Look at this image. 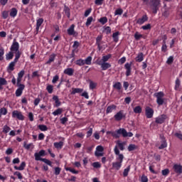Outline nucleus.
<instances>
[{"mask_svg":"<svg viewBox=\"0 0 182 182\" xmlns=\"http://www.w3.org/2000/svg\"><path fill=\"white\" fill-rule=\"evenodd\" d=\"M15 55V59L18 58V60L21 58V51H19V43L18 41H14L11 47L10 51L6 54V60H11Z\"/></svg>","mask_w":182,"mask_h":182,"instance_id":"obj_1","label":"nucleus"},{"mask_svg":"<svg viewBox=\"0 0 182 182\" xmlns=\"http://www.w3.org/2000/svg\"><path fill=\"white\" fill-rule=\"evenodd\" d=\"M107 134H111L115 139H119L120 135H122L124 138L132 137L134 135L132 132H127L124 129H119L115 132H107Z\"/></svg>","mask_w":182,"mask_h":182,"instance_id":"obj_2","label":"nucleus"},{"mask_svg":"<svg viewBox=\"0 0 182 182\" xmlns=\"http://www.w3.org/2000/svg\"><path fill=\"white\" fill-rule=\"evenodd\" d=\"M11 116H12V118L17 119L20 121L25 120V117H23V114H22V112L18 110H14V112H12Z\"/></svg>","mask_w":182,"mask_h":182,"instance_id":"obj_3","label":"nucleus"},{"mask_svg":"<svg viewBox=\"0 0 182 182\" xmlns=\"http://www.w3.org/2000/svg\"><path fill=\"white\" fill-rule=\"evenodd\" d=\"M154 96L156 97V102L157 104L161 106L163 105L164 102V92H156V94H154Z\"/></svg>","mask_w":182,"mask_h":182,"instance_id":"obj_4","label":"nucleus"},{"mask_svg":"<svg viewBox=\"0 0 182 182\" xmlns=\"http://www.w3.org/2000/svg\"><path fill=\"white\" fill-rule=\"evenodd\" d=\"M114 151L115 155L117 156L116 160L118 162L122 163L124 157L123 154H120L119 150L117 146L114 147Z\"/></svg>","mask_w":182,"mask_h":182,"instance_id":"obj_5","label":"nucleus"},{"mask_svg":"<svg viewBox=\"0 0 182 182\" xmlns=\"http://www.w3.org/2000/svg\"><path fill=\"white\" fill-rule=\"evenodd\" d=\"M18 57H16V58H14V61H11V63L10 64H9L8 67H7V72L9 73H11V72H13L15 70V66L16 65V63H18Z\"/></svg>","mask_w":182,"mask_h":182,"instance_id":"obj_6","label":"nucleus"},{"mask_svg":"<svg viewBox=\"0 0 182 182\" xmlns=\"http://www.w3.org/2000/svg\"><path fill=\"white\" fill-rule=\"evenodd\" d=\"M45 156H46V151H45V150H41L38 153L34 154L35 160L37 161H42L43 159L41 157Z\"/></svg>","mask_w":182,"mask_h":182,"instance_id":"obj_7","label":"nucleus"},{"mask_svg":"<svg viewBox=\"0 0 182 182\" xmlns=\"http://www.w3.org/2000/svg\"><path fill=\"white\" fill-rule=\"evenodd\" d=\"M150 1H151V3H152V7H153L154 13L156 14L157 11L159 9L160 1L159 0H151Z\"/></svg>","mask_w":182,"mask_h":182,"instance_id":"obj_8","label":"nucleus"},{"mask_svg":"<svg viewBox=\"0 0 182 182\" xmlns=\"http://www.w3.org/2000/svg\"><path fill=\"white\" fill-rule=\"evenodd\" d=\"M67 32L69 36H77V33L75 31V24H71L70 26L68 28Z\"/></svg>","mask_w":182,"mask_h":182,"instance_id":"obj_9","label":"nucleus"},{"mask_svg":"<svg viewBox=\"0 0 182 182\" xmlns=\"http://www.w3.org/2000/svg\"><path fill=\"white\" fill-rule=\"evenodd\" d=\"M97 64L101 66L102 70H107L111 68V64H109V63H102L101 61H97Z\"/></svg>","mask_w":182,"mask_h":182,"instance_id":"obj_10","label":"nucleus"},{"mask_svg":"<svg viewBox=\"0 0 182 182\" xmlns=\"http://www.w3.org/2000/svg\"><path fill=\"white\" fill-rule=\"evenodd\" d=\"M126 115L123 113V111H119L117 112L114 116V118L116 121L119 122L121 121L122 119H124Z\"/></svg>","mask_w":182,"mask_h":182,"instance_id":"obj_11","label":"nucleus"},{"mask_svg":"<svg viewBox=\"0 0 182 182\" xmlns=\"http://www.w3.org/2000/svg\"><path fill=\"white\" fill-rule=\"evenodd\" d=\"M132 63H126V64H124V68L126 69V76L129 77L131 75L132 73Z\"/></svg>","mask_w":182,"mask_h":182,"instance_id":"obj_12","label":"nucleus"},{"mask_svg":"<svg viewBox=\"0 0 182 182\" xmlns=\"http://www.w3.org/2000/svg\"><path fill=\"white\" fill-rule=\"evenodd\" d=\"M146 116L148 119H151L154 115V110L150 107H146L145 110Z\"/></svg>","mask_w":182,"mask_h":182,"instance_id":"obj_13","label":"nucleus"},{"mask_svg":"<svg viewBox=\"0 0 182 182\" xmlns=\"http://www.w3.org/2000/svg\"><path fill=\"white\" fill-rule=\"evenodd\" d=\"M167 116L165 114H162L158 117L156 118V123L159 124H163L165 120L166 119Z\"/></svg>","mask_w":182,"mask_h":182,"instance_id":"obj_14","label":"nucleus"},{"mask_svg":"<svg viewBox=\"0 0 182 182\" xmlns=\"http://www.w3.org/2000/svg\"><path fill=\"white\" fill-rule=\"evenodd\" d=\"M103 147L102 146H97L96 148V151H95V156L99 157V156H103Z\"/></svg>","mask_w":182,"mask_h":182,"instance_id":"obj_15","label":"nucleus"},{"mask_svg":"<svg viewBox=\"0 0 182 182\" xmlns=\"http://www.w3.org/2000/svg\"><path fill=\"white\" fill-rule=\"evenodd\" d=\"M18 88L16 90V97H21L22 95V92H23V90H25V85H19L18 86Z\"/></svg>","mask_w":182,"mask_h":182,"instance_id":"obj_16","label":"nucleus"},{"mask_svg":"<svg viewBox=\"0 0 182 182\" xmlns=\"http://www.w3.org/2000/svg\"><path fill=\"white\" fill-rule=\"evenodd\" d=\"M160 139H161V146L159 147V149H164V148H166V147H167V142H166V141L164 136H162V135H161V136H160Z\"/></svg>","mask_w":182,"mask_h":182,"instance_id":"obj_17","label":"nucleus"},{"mask_svg":"<svg viewBox=\"0 0 182 182\" xmlns=\"http://www.w3.org/2000/svg\"><path fill=\"white\" fill-rule=\"evenodd\" d=\"M173 168L176 173H182V166L181 164H175Z\"/></svg>","mask_w":182,"mask_h":182,"instance_id":"obj_18","label":"nucleus"},{"mask_svg":"<svg viewBox=\"0 0 182 182\" xmlns=\"http://www.w3.org/2000/svg\"><path fill=\"white\" fill-rule=\"evenodd\" d=\"M122 166V163L119 161H116L112 163V168L116 171H119Z\"/></svg>","mask_w":182,"mask_h":182,"instance_id":"obj_19","label":"nucleus"},{"mask_svg":"<svg viewBox=\"0 0 182 182\" xmlns=\"http://www.w3.org/2000/svg\"><path fill=\"white\" fill-rule=\"evenodd\" d=\"M147 21H148L147 16L146 15H144L141 18H139L137 20L136 23H138L139 25H142L143 23H144Z\"/></svg>","mask_w":182,"mask_h":182,"instance_id":"obj_20","label":"nucleus"},{"mask_svg":"<svg viewBox=\"0 0 182 182\" xmlns=\"http://www.w3.org/2000/svg\"><path fill=\"white\" fill-rule=\"evenodd\" d=\"M56 58V54H51L46 61V65H50L52 63L55 62V59Z\"/></svg>","mask_w":182,"mask_h":182,"instance_id":"obj_21","label":"nucleus"},{"mask_svg":"<svg viewBox=\"0 0 182 182\" xmlns=\"http://www.w3.org/2000/svg\"><path fill=\"white\" fill-rule=\"evenodd\" d=\"M8 84L7 80L6 78H3L2 77H0V90H2L4 89L3 86L6 85Z\"/></svg>","mask_w":182,"mask_h":182,"instance_id":"obj_22","label":"nucleus"},{"mask_svg":"<svg viewBox=\"0 0 182 182\" xmlns=\"http://www.w3.org/2000/svg\"><path fill=\"white\" fill-rule=\"evenodd\" d=\"M43 23V18H39L36 20V31H39V28H41V26Z\"/></svg>","mask_w":182,"mask_h":182,"instance_id":"obj_23","label":"nucleus"},{"mask_svg":"<svg viewBox=\"0 0 182 182\" xmlns=\"http://www.w3.org/2000/svg\"><path fill=\"white\" fill-rule=\"evenodd\" d=\"M26 166V163H25V161H23L20 164L19 167L15 166L14 168L15 170H17V171H23V169H25Z\"/></svg>","mask_w":182,"mask_h":182,"instance_id":"obj_24","label":"nucleus"},{"mask_svg":"<svg viewBox=\"0 0 182 182\" xmlns=\"http://www.w3.org/2000/svg\"><path fill=\"white\" fill-rule=\"evenodd\" d=\"M23 147L26 149V150H33L35 149V145H33V144L31 143L27 144L26 142L23 143Z\"/></svg>","mask_w":182,"mask_h":182,"instance_id":"obj_25","label":"nucleus"},{"mask_svg":"<svg viewBox=\"0 0 182 182\" xmlns=\"http://www.w3.org/2000/svg\"><path fill=\"white\" fill-rule=\"evenodd\" d=\"M73 73H75L73 68H65V70H64V74L68 75V76L73 75Z\"/></svg>","mask_w":182,"mask_h":182,"instance_id":"obj_26","label":"nucleus"},{"mask_svg":"<svg viewBox=\"0 0 182 182\" xmlns=\"http://www.w3.org/2000/svg\"><path fill=\"white\" fill-rule=\"evenodd\" d=\"M116 144H117V146H117V148H119V149H120L121 151H124V145L126 144L125 142H122V141H117L116 142Z\"/></svg>","mask_w":182,"mask_h":182,"instance_id":"obj_27","label":"nucleus"},{"mask_svg":"<svg viewBox=\"0 0 182 182\" xmlns=\"http://www.w3.org/2000/svg\"><path fill=\"white\" fill-rule=\"evenodd\" d=\"M120 35V33L119 31H116L112 33V38L114 42L117 43L119 41V36Z\"/></svg>","mask_w":182,"mask_h":182,"instance_id":"obj_28","label":"nucleus"},{"mask_svg":"<svg viewBox=\"0 0 182 182\" xmlns=\"http://www.w3.org/2000/svg\"><path fill=\"white\" fill-rule=\"evenodd\" d=\"M111 54H108L107 55H103L102 60H100L97 62L107 63L109 58H111Z\"/></svg>","mask_w":182,"mask_h":182,"instance_id":"obj_29","label":"nucleus"},{"mask_svg":"<svg viewBox=\"0 0 182 182\" xmlns=\"http://www.w3.org/2000/svg\"><path fill=\"white\" fill-rule=\"evenodd\" d=\"M18 14V10L16 8H12L10 11V16L15 18Z\"/></svg>","mask_w":182,"mask_h":182,"instance_id":"obj_30","label":"nucleus"},{"mask_svg":"<svg viewBox=\"0 0 182 182\" xmlns=\"http://www.w3.org/2000/svg\"><path fill=\"white\" fill-rule=\"evenodd\" d=\"M117 107L116 105H109V107H107V110H106V113L109 114L111 113L112 112V110L116 109Z\"/></svg>","mask_w":182,"mask_h":182,"instance_id":"obj_31","label":"nucleus"},{"mask_svg":"<svg viewBox=\"0 0 182 182\" xmlns=\"http://www.w3.org/2000/svg\"><path fill=\"white\" fill-rule=\"evenodd\" d=\"M144 54L143 53H139V54H138L137 57H136V61L141 63L144 60Z\"/></svg>","mask_w":182,"mask_h":182,"instance_id":"obj_32","label":"nucleus"},{"mask_svg":"<svg viewBox=\"0 0 182 182\" xmlns=\"http://www.w3.org/2000/svg\"><path fill=\"white\" fill-rule=\"evenodd\" d=\"M63 112V108H58L57 110H55L54 112H53V115L54 116H58L62 114Z\"/></svg>","mask_w":182,"mask_h":182,"instance_id":"obj_33","label":"nucleus"},{"mask_svg":"<svg viewBox=\"0 0 182 182\" xmlns=\"http://www.w3.org/2000/svg\"><path fill=\"white\" fill-rule=\"evenodd\" d=\"M54 146L58 149H61L62 147H63V142L60 141V142H55L54 143Z\"/></svg>","mask_w":182,"mask_h":182,"instance_id":"obj_34","label":"nucleus"},{"mask_svg":"<svg viewBox=\"0 0 182 182\" xmlns=\"http://www.w3.org/2000/svg\"><path fill=\"white\" fill-rule=\"evenodd\" d=\"M92 57H90V55L89 57H87V58H85V60H84V63L85 65H90L92 63Z\"/></svg>","mask_w":182,"mask_h":182,"instance_id":"obj_35","label":"nucleus"},{"mask_svg":"<svg viewBox=\"0 0 182 182\" xmlns=\"http://www.w3.org/2000/svg\"><path fill=\"white\" fill-rule=\"evenodd\" d=\"M83 91L82 88H73L71 95H75L76 93H81Z\"/></svg>","mask_w":182,"mask_h":182,"instance_id":"obj_36","label":"nucleus"},{"mask_svg":"<svg viewBox=\"0 0 182 182\" xmlns=\"http://www.w3.org/2000/svg\"><path fill=\"white\" fill-rule=\"evenodd\" d=\"M97 82H94V81H90V90H93L94 89H95V87H97Z\"/></svg>","mask_w":182,"mask_h":182,"instance_id":"obj_37","label":"nucleus"},{"mask_svg":"<svg viewBox=\"0 0 182 182\" xmlns=\"http://www.w3.org/2000/svg\"><path fill=\"white\" fill-rule=\"evenodd\" d=\"M113 87L117 90H120L122 89L121 82H114V84L113 85Z\"/></svg>","mask_w":182,"mask_h":182,"instance_id":"obj_38","label":"nucleus"},{"mask_svg":"<svg viewBox=\"0 0 182 182\" xmlns=\"http://www.w3.org/2000/svg\"><path fill=\"white\" fill-rule=\"evenodd\" d=\"M75 63L78 66H83V65H85V61H84V60H82V58H80L79 60H77L75 61Z\"/></svg>","mask_w":182,"mask_h":182,"instance_id":"obj_39","label":"nucleus"},{"mask_svg":"<svg viewBox=\"0 0 182 182\" xmlns=\"http://www.w3.org/2000/svg\"><path fill=\"white\" fill-rule=\"evenodd\" d=\"M141 112H142V109H141V107H139V105H138L137 107H135L134 108V112L135 114H140V113H141Z\"/></svg>","mask_w":182,"mask_h":182,"instance_id":"obj_40","label":"nucleus"},{"mask_svg":"<svg viewBox=\"0 0 182 182\" xmlns=\"http://www.w3.org/2000/svg\"><path fill=\"white\" fill-rule=\"evenodd\" d=\"M99 22L102 24V25H105L107 22V18L106 16L104 17H101L99 19Z\"/></svg>","mask_w":182,"mask_h":182,"instance_id":"obj_41","label":"nucleus"},{"mask_svg":"<svg viewBox=\"0 0 182 182\" xmlns=\"http://www.w3.org/2000/svg\"><path fill=\"white\" fill-rule=\"evenodd\" d=\"M102 39V35H99L97 36V38H96V44L98 46V48H100V41Z\"/></svg>","mask_w":182,"mask_h":182,"instance_id":"obj_42","label":"nucleus"},{"mask_svg":"<svg viewBox=\"0 0 182 182\" xmlns=\"http://www.w3.org/2000/svg\"><path fill=\"white\" fill-rule=\"evenodd\" d=\"M161 51L163 53H166L167 51V46H166L165 40H164V41H163V44H162V46H161Z\"/></svg>","mask_w":182,"mask_h":182,"instance_id":"obj_43","label":"nucleus"},{"mask_svg":"<svg viewBox=\"0 0 182 182\" xmlns=\"http://www.w3.org/2000/svg\"><path fill=\"white\" fill-rule=\"evenodd\" d=\"M0 114H1V115H6L8 114L7 108H5V107L0 108Z\"/></svg>","mask_w":182,"mask_h":182,"instance_id":"obj_44","label":"nucleus"},{"mask_svg":"<svg viewBox=\"0 0 182 182\" xmlns=\"http://www.w3.org/2000/svg\"><path fill=\"white\" fill-rule=\"evenodd\" d=\"M137 146H136L135 144H130L129 146H128V151H134L136 149H137Z\"/></svg>","mask_w":182,"mask_h":182,"instance_id":"obj_45","label":"nucleus"},{"mask_svg":"<svg viewBox=\"0 0 182 182\" xmlns=\"http://www.w3.org/2000/svg\"><path fill=\"white\" fill-rule=\"evenodd\" d=\"M11 127L7 126V125H5L3 127V132L5 133V134H8L10 131H11Z\"/></svg>","mask_w":182,"mask_h":182,"instance_id":"obj_46","label":"nucleus"},{"mask_svg":"<svg viewBox=\"0 0 182 182\" xmlns=\"http://www.w3.org/2000/svg\"><path fill=\"white\" fill-rule=\"evenodd\" d=\"M130 168H131V167H130V166H129L127 168H125L124 170V172H123L124 177H127L128 176L129 172L130 171Z\"/></svg>","mask_w":182,"mask_h":182,"instance_id":"obj_47","label":"nucleus"},{"mask_svg":"<svg viewBox=\"0 0 182 182\" xmlns=\"http://www.w3.org/2000/svg\"><path fill=\"white\" fill-rule=\"evenodd\" d=\"M4 53H5V51H4V48H0V61L3 60L4 57Z\"/></svg>","mask_w":182,"mask_h":182,"instance_id":"obj_48","label":"nucleus"},{"mask_svg":"<svg viewBox=\"0 0 182 182\" xmlns=\"http://www.w3.org/2000/svg\"><path fill=\"white\" fill-rule=\"evenodd\" d=\"M46 90L49 94H52V92H53V85H47Z\"/></svg>","mask_w":182,"mask_h":182,"instance_id":"obj_49","label":"nucleus"},{"mask_svg":"<svg viewBox=\"0 0 182 182\" xmlns=\"http://www.w3.org/2000/svg\"><path fill=\"white\" fill-rule=\"evenodd\" d=\"M9 16V12L8 11H4L2 12V18L4 19H7Z\"/></svg>","mask_w":182,"mask_h":182,"instance_id":"obj_50","label":"nucleus"},{"mask_svg":"<svg viewBox=\"0 0 182 182\" xmlns=\"http://www.w3.org/2000/svg\"><path fill=\"white\" fill-rule=\"evenodd\" d=\"M38 129L41 131V132H46L48 131V127H46V125L41 124L38 126Z\"/></svg>","mask_w":182,"mask_h":182,"instance_id":"obj_51","label":"nucleus"},{"mask_svg":"<svg viewBox=\"0 0 182 182\" xmlns=\"http://www.w3.org/2000/svg\"><path fill=\"white\" fill-rule=\"evenodd\" d=\"M180 85H181V81H180L179 78H176L175 90H178L180 87Z\"/></svg>","mask_w":182,"mask_h":182,"instance_id":"obj_52","label":"nucleus"},{"mask_svg":"<svg viewBox=\"0 0 182 182\" xmlns=\"http://www.w3.org/2000/svg\"><path fill=\"white\" fill-rule=\"evenodd\" d=\"M92 20H93L92 16H89V17L87 18V21H86V23H85L86 26H89L91 24Z\"/></svg>","mask_w":182,"mask_h":182,"instance_id":"obj_53","label":"nucleus"},{"mask_svg":"<svg viewBox=\"0 0 182 182\" xmlns=\"http://www.w3.org/2000/svg\"><path fill=\"white\" fill-rule=\"evenodd\" d=\"M104 32L106 33L107 35L110 34L112 32V29L109 26H106L104 28Z\"/></svg>","mask_w":182,"mask_h":182,"instance_id":"obj_54","label":"nucleus"},{"mask_svg":"<svg viewBox=\"0 0 182 182\" xmlns=\"http://www.w3.org/2000/svg\"><path fill=\"white\" fill-rule=\"evenodd\" d=\"M142 34H140L138 31H136L134 34V38L136 41H139L140 38H142Z\"/></svg>","mask_w":182,"mask_h":182,"instance_id":"obj_55","label":"nucleus"},{"mask_svg":"<svg viewBox=\"0 0 182 182\" xmlns=\"http://www.w3.org/2000/svg\"><path fill=\"white\" fill-rule=\"evenodd\" d=\"M122 13H123L122 9L119 8V9H116V11L114 12V15L115 16H117V15L121 16L122 14Z\"/></svg>","mask_w":182,"mask_h":182,"instance_id":"obj_56","label":"nucleus"},{"mask_svg":"<svg viewBox=\"0 0 182 182\" xmlns=\"http://www.w3.org/2000/svg\"><path fill=\"white\" fill-rule=\"evenodd\" d=\"M59 80V75H56L53 77L52 83L56 84V82Z\"/></svg>","mask_w":182,"mask_h":182,"instance_id":"obj_57","label":"nucleus"},{"mask_svg":"<svg viewBox=\"0 0 182 182\" xmlns=\"http://www.w3.org/2000/svg\"><path fill=\"white\" fill-rule=\"evenodd\" d=\"M65 170L71 172L73 174H77L78 173L77 171H75L74 168H66Z\"/></svg>","mask_w":182,"mask_h":182,"instance_id":"obj_58","label":"nucleus"},{"mask_svg":"<svg viewBox=\"0 0 182 182\" xmlns=\"http://www.w3.org/2000/svg\"><path fill=\"white\" fill-rule=\"evenodd\" d=\"M54 170H55V172H54L55 175L58 176L60 174V171H62V168L59 167H56L54 168Z\"/></svg>","mask_w":182,"mask_h":182,"instance_id":"obj_59","label":"nucleus"},{"mask_svg":"<svg viewBox=\"0 0 182 182\" xmlns=\"http://www.w3.org/2000/svg\"><path fill=\"white\" fill-rule=\"evenodd\" d=\"M41 161L44 162L45 164H46L47 165L52 166V162L46 159H41Z\"/></svg>","mask_w":182,"mask_h":182,"instance_id":"obj_60","label":"nucleus"},{"mask_svg":"<svg viewBox=\"0 0 182 182\" xmlns=\"http://www.w3.org/2000/svg\"><path fill=\"white\" fill-rule=\"evenodd\" d=\"M141 28L144 31L149 30V29H151V25H150V23H148L146 25H144V26H141Z\"/></svg>","mask_w":182,"mask_h":182,"instance_id":"obj_61","label":"nucleus"},{"mask_svg":"<svg viewBox=\"0 0 182 182\" xmlns=\"http://www.w3.org/2000/svg\"><path fill=\"white\" fill-rule=\"evenodd\" d=\"M173 62V57H172V55H171L170 57H168L166 63L168 65H171L172 63Z\"/></svg>","mask_w":182,"mask_h":182,"instance_id":"obj_62","label":"nucleus"},{"mask_svg":"<svg viewBox=\"0 0 182 182\" xmlns=\"http://www.w3.org/2000/svg\"><path fill=\"white\" fill-rule=\"evenodd\" d=\"M92 165L95 168H100L101 167V165L99 162H95Z\"/></svg>","mask_w":182,"mask_h":182,"instance_id":"obj_63","label":"nucleus"},{"mask_svg":"<svg viewBox=\"0 0 182 182\" xmlns=\"http://www.w3.org/2000/svg\"><path fill=\"white\" fill-rule=\"evenodd\" d=\"M161 172H162V175L164 176H166L170 173L168 168L163 170Z\"/></svg>","mask_w":182,"mask_h":182,"instance_id":"obj_64","label":"nucleus"}]
</instances>
